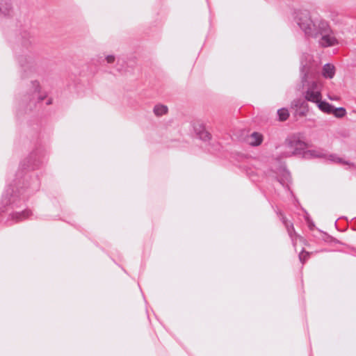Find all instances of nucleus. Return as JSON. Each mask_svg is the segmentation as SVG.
Returning a JSON list of instances; mask_svg holds the SVG:
<instances>
[{
    "label": "nucleus",
    "instance_id": "nucleus-14",
    "mask_svg": "<svg viewBox=\"0 0 356 356\" xmlns=\"http://www.w3.org/2000/svg\"><path fill=\"white\" fill-rule=\"evenodd\" d=\"M31 214V212L29 211H24L22 213V216L23 218H28L29 216V215Z\"/></svg>",
    "mask_w": 356,
    "mask_h": 356
},
{
    "label": "nucleus",
    "instance_id": "nucleus-12",
    "mask_svg": "<svg viewBox=\"0 0 356 356\" xmlns=\"http://www.w3.org/2000/svg\"><path fill=\"white\" fill-rule=\"evenodd\" d=\"M108 63H113L115 61V57L113 55H108L105 58Z\"/></svg>",
    "mask_w": 356,
    "mask_h": 356
},
{
    "label": "nucleus",
    "instance_id": "nucleus-4",
    "mask_svg": "<svg viewBox=\"0 0 356 356\" xmlns=\"http://www.w3.org/2000/svg\"><path fill=\"white\" fill-rule=\"evenodd\" d=\"M153 113L156 117H162L168 113V107L163 104H156L153 108Z\"/></svg>",
    "mask_w": 356,
    "mask_h": 356
},
{
    "label": "nucleus",
    "instance_id": "nucleus-16",
    "mask_svg": "<svg viewBox=\"0 0 356 356\" xmlns=\"http://www.w3.org/2000/svg\"><path fill=\"white\" fill-rule=\"evenodd\" d=\"M51 103H52V99H51V98H48V99H47V102H46V104H47V105H50V104H51Z\"/></svg>",
    "mask_w": 356,
    "mask_h": 356
},
{
    "label": "nucleus",
    "instance_id": "nucleus-11",
    "mask_svg": "<svg viewBox=\"0 0 356 356\" xmlns=\"http://www.w3.org/2000/svg\"><path fill=\"white\" fill-rule=\"evenodd\" d=\"M278 115L280 120H285L289 117V112L286 109L282 108L278 111Z\"/></svg>",
    "mask_w": 356,
    "mask_h": 356
},
{
    "label": "nucleus",
    "instance_id": "nucleus-3",
    "mask_svg": "<svg viewBox=\"0 0 356 356\" xmlns=\"http://www.w3.org/2000/svg\"><path fill=\"white\" fill-rule=\"evenodd\" d=\"M30 90L36 96L39 102L44 101L47 98V93L43 90L40 82L37 81L31 83Z\"/></svg>",
    "mask_w": 356,
    "mask_h": 356
},
{
    "label": "nucleus",
    "instance_id": "nucleus-10",
    "mask_svg": "<svg viewBox=\"0 0 356 356\" xmlns=\"http://www.w3.org/2000/svg\"><path fill=\"white\" fill-rule=\"evenodd\" d=\"M308 154L312 157H322L325 154L323 150L320 149H312L309 150Z\"/></svg>",
    "mask_w": 356,
    "mask_h": 356
},
{
    "label": "nucleus",
    "instance_id": "nucleus-7",
    "mask_svg": "<svg viewBox=\"0 0 356 356\" xmlns=\"http://www.w3.org/2000/svg\"><path fill=\"white\" fill-rule=\"evenodd\" d=\"M318 108L326 113L330 114L332 110L333 106L330 105L329 103L322 101L321 99L316 103Z\"/></svg>",
    "mask_w": 356,
    "mask_h": 356
},
{
    "label": "nucleus",
    "instance_id": "nucleus-2",
    "mask_svg": "<svg viewBox=\"0 0 356 356\" xmlns=\"http://www.w3.org/2000/svg\"><path fill=\"white\" fill-rule=\"evenodd\" d=\"M322 85L323 83L320 80L312 82L306 92L305 98L316 104L322 99L321 93Z\"/></svg>",
    "mask_w": 356,
    "mask_h": 356
},
{
    "label": "nucleus",
    "instance_id": "nucleus-6",
    "mask_svg": "<svg viewBox=\"0 0 356 356\" xmlns=\"http://www.w3.org/2000/svg\"><path fill=\"white\" fill-rule=\"evenodd\" d=\"M335 73L334 67L332 65H325L322 70V74L325 78L332 79Z\"/></svg>",
    "mask_w": 356,
    "mask_h": 356
},
{
    "label": "nucleus",
    "instance_id": "nucleus-9",
    "mask_svg": "<svg viewBox=\"0 0 356 356\" xmlns=\"http://www.w3.org/2000/svg\"><path fill=\"white\" fill-rule=\"evenodd\" d=\"M332 114L337 118H343L346 115V111L343 108H332Z\"/></svg>",
    "mask_w": 356,
    "mask_h": 356
},
{
    "label": "nucleus",
    "instance_id": "nucleus-13",
    "mask_svg": "<svg viewBox=\"0 0 356 356\" xmlns=\"http://www.w3.org/2000/svg\"><path fill=\"white\" fill-rule=\"evenodd\" d=\"M10 10V6H9L8 8H3V6L0 8V11H1L3 15H7V14H8V13H9Z\"/></svg>",
    "mask_w": 356,
    "mask_h": 356
},
{
    "label": "nucleus",
    "instance_id": "nucleus-1",
    "mask_svg": "<svg viewBox=\"0 0 356 356\" xmlns=\"http://www.w3.org/2000/svg\"><path fill=\"white\" fill-rule=\"evenodd\" d=\"M300 27L305 32L309 35L317 36L318 34L322 35L321 43L323 46L329 47L338 44V41L334 34L325 29V24L322 26L316 25L310 19L300 24Z\"/></svg>",
    "mask_w": 356,
    "mask_h": 356
},
{
    "label": "nucleus",
    "instance_id": "nucleus-5",
    "mask_svg": "<svg viewBox=\"0 0 356 356\" xmlns=\"http://www.w3.org/2000/svg\"><path fill=\"white\" fill-rule=\"evenodd\" d=\"M263 140V136L261 134L254 132L250 135L248 141L250 145L253 146L259 145Z\"/></svg>",
    "mask_w": 356,
    "mask_h": 356
},
{
    "label": "nucleus",
    "instance_id": "nucleus-8",
    "mask_svg": "<svg viewBox=\"0 0 356 356\" xmlns=\"http://www.w3.org/2000/svg\"><path fill=\"white\" fill-rule=\"evenodd\" d=\"M197 134L200 139L204 141H209L211 139V134L206 129H203L202 131H196Z\"/></svg>",
    "mask_w": 356,
    "mask_h": 356
},
{
    "label": "nucleus",
    "instance_id": "nucleus-15",
    "mask_svg": "<svg viewBox=\"0 0 356 356\" xmlns=\"http://www.w3.org/2000/svg\"><path fill=\"white\" fill-rule=\"evenodd\" d=\"M306 254H306L305 252H302V253L300 254V259H301V260H302V259H303V258H305V257Z\"/></svg>",
    "mask_w": 356,
    "mask_h": 356
}]
</instances>
